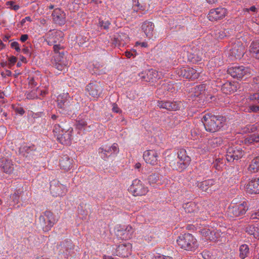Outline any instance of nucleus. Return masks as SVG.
Masks as SVG:
<instances>
[{"instance_id":"obj_50","label":"nucleus","mask_w":259,"mask_h":259,"mask_svg":"<svg viewBox=\"0 0 259 259\" xmlns=\"http://www.w3.org/2000/svg\"><path fill=\"white\" fill-rule=\"evenodd\" d=\"M53 50L55 55L60 53L61 51H64L63 48L59 44H55L53 45Z\"/></svg>"},{"instance_id":"obj_1","label":"nucleus","mask_w":259,"mask_h":259,"mask_svg":"<svg viewBox=\"0 0 259 259\" xmlns=\"http://www.w3.org/2000/svg\"><path fill=\"white\" fill-rule=\"evenodd\" d=\"M225 121L224 117L212 115L211 113L205 114L202 119V122L206 131L211 133L219 131L223 127Z\"/></svg>"},{"instance_id":"obj_11","label":"nucleus","mask_w":259,"mask_h":259,"mask_svg":"<svg viewBox=\"0 0 259 259\" xmlns=\"http://www.w3.org/2000/svg\"><path fill=\"white\" fill-rule=\"evenodd\" d=\"M228 72L234 78H242L248 73L250 74V69L243 66H234L228 68Z\"/></svg>"},{"instance_id":"obj_4","label":"nucleus","mask_w":259,"mask_h":259,"mask_svg":"<svg viewBox=\"0 0 259 259\" xmlns=\"http://www.w3.org/2000/svg\"><path fill=\"white\" fill-rule=\"evenodd\" d=\"M128 190L135 196L145 195L149 191L148 187H146L143 183L138 179H135L133 181L132 184L128 188Z\"/></svg>"},{"instance_id":"obj_61","label":"nucleus","mask_w":259,"mask_h":259,"mask_svg":"<svg viewBox=\"0 0 259 259\" xmlns=\"http://www.w3.org/2000/svg\"><path fill=\"white\" fill-rule=\"evenodd\" d=\"M26 21L31 22V17L29 16H27V17H25L24 19H23L21 20V23L22 24H23L24 23H25Z\"/></svg>"},{"instance_id":"obj_53","label":"nucleus","mask_w":259,"mask_h":259,"mask_svg":"<svg viewBox=\"0 0 259 259\" xmlns=\"http://www.w3.org/2000/svg\"><path fill=\"white\" fill-rule=\"evenodd\" d=\"M11 48L14 49L17 52H20L21 49L19 47V45L17 41H13L11 44Z\"/></svg>"},{"instance_id":"obj_51","label":"nucleus","mask_w":259,"mask_h":259,"mask_svg":"<svg viewBox=\"0 0 259 259\" xmlns=\"http://www.w3.org/2000/svg\"><path fill=\"white\" fill-rule=\"evenodd\" d=\"M248 232L250 234L253 235L254 238H257L259 235V233L257 230L256 231L254 229V227H250Z\"/></svg>"},{"instance_id":"obj_13","label":"nucleus","mask_w":259,"mask_h":259,"mask_svg":"<svg viewBox=\"0 0 259 259\" xmlns=\"http://www.w3.org/2000/svg\"><path fill=\"white\" fill-rule=\"evenodd\" d=\"M74 249V245L70 239L62 241L58 246L57 249L59 254H62L64 258H67L71 250Z\"/></svg>"},{"instance_id":"obj_47","label":"nucleus","mask_w":259,"mask_h":259,"mask_svg":"<svg viewBox=\"0 0 259 259\" xmlns=\"http://www.w3.org/2000/svg\"><path fill=\"white\" fill-rule=\"evenodd\" d=\"M21 192L17 191L13 194L11 196V199L14 201V203L18 204L19 201L20 194Z\"/></svg>"},{"instance_id":"obj_27","label":"nucleus","mask_w":259,"mask_h":259,"mask_svg":"<svg viewBox=\"0 0 259 259\" xmlns=\"http://www.w3.org/2000/svg\"><path fill=\"white\" fill-rule=\"evenodd\" d=\"M1 166L4 171L10 174L14 170V166L11 160H1Z\"/></svg>"},{"instance_id":"obj_15","label":"nucleus","mask_w":259,"mask_h":259,"mask_svg":"<svg viewBox=\"0 0 259 259\" xmlns=\"http://www.w3.org/2000/svg\"><path fill=\"white\" fill-rule=\"evenodd\" d=\"M227 14V10L222 7L211 9L208 14V18L210 21H217L224 18Z\"/></svg>"},{"instance_id":"obj_42","label":"nucleus","mask_w":259,"mask_h":259,"mask_svg":"<svg viewBox=\"0 0 259 259\" xmlns=\"http://www.w3.org/2000/svg\"><path fill=\"white\" fill-rule=\"evenodd\" d=\"M148 181L150 185L156 184L159 181V176L157 174H153L148 177Z\"/></svg>"},{"instance_id":"obj_23","label":"nucleus","mask_w":259,"mask_h":259,"mask_svg":"<svg viewBox=\"0 0 259 259\" xmlns=\"http://www.w3.org/2000/svg\"><path fill=\"white\" fill-rule=\"evenodd\" d=\"M154 28V24L153 23L149 21L144 22L142 26V29L145 35L150 39L153 38Z\"/></svg>"},{"instance_id":"obj_56","label":"nucleus","mask_w":259,"mask_h":259,"mask_svg":"<svg viewBox=\"0 0 259 259\" xmlns=\"http://www.w3.org/2000/svg\"><path fill=\"white\" fill-rule=\"evenodd\" d=\"M225 36V35L223 31H217L215 33V37L218 38H223Z\"/></svg>"},{"instance_id":"obj_49","label":"nucleus","mask_w":259,"mask_h":259,"mask_svg":"<svg viewBox=\"0 0 259 259\" xmlns=\"http://www.w3.org/2000/svg\"><path fill=\"white\" fill-rule=\"evenodd\" d=\"M110 25V22L108 20L105 21L103 20H100L99 22V25L104 29H108Z\"/></svg>"},{"instance_id":"obj_41","label":"nucleus","mask_w":259,"mask_h":259,"mask_svg":"<svg viewBox=\"0 0 259 259\" xmlns=\"http://www.w3.org/2000/svg\"><path fill=\"white\" fill-rule=\"evenodd\" d=\"M126 234L124 228L119 227V229H118L116 231V235L117 237L122 240L128 239V238H124Z\"/></svg>"},{"instance_id":"obj_28","label":"nucleus","mask_w":259,"mask_h":259,"mask_svg":"<svg viewBox=\"0 0 259 259\" xmlns=\"http://www.w3.org/2000/svg\"><path fill=\"white\" fill-rule=\"evenodd\" d=\"M231 55L236 59H240L244 55L243 47L234 46L230 50Z\"/></svg>"},{"instance_id":"obj_45","label":"nucleus","mask_w":259,"mask_h":259,"mask_svg":"<svg viewBox=\"0 0 259 259\" xmlns=\"http://www.w3.org/2000/svg\"><path fill=\"white\" fill-rule=\"evenodd\" d=\"M63 129L59 124H55L53 128V133L57 137L58 135H61V133H63Z\"/></svg>"},{"instance_id":"obj_34","label":"nucleus","mask_w":259,"mask_h":259,"mask_svg":"<svg viewBox=\"0 0 259 259\" xmlns=\"http://www.w3.org/2000/svg\"><path fill=\"white\" fill-rule=\"evenodd\" d=\"M99 153L100 154L101 157L104 159H105L107 157H109L110 156L114 154L113 152L111 151V149L110 148V147H106L104 148H99Z\"/></svg>"},{"instance_id":"obj_63","label":"nucleus","mask_w":259,"mask_h":259,"mask_svg":"<svg viewBox=\"0 0 259 259\" xmlns=\"http://www.w3.org/2000/svg\"><path fill=\"white\" fill-rule=\"evenodd\" d=\"M113 111L116 113H118L120 111L119 108L117 107V105L114 104L112 108Z\"/></svg>"},{"instance_id":"obj_24","label":"nucleus","mask_w":259,"mask_h":259,"mask_svg":"<svg viewBox=\"0 0 259 259\" xmlns=\"http://www.w3.org/2000/svg\"><path fill=\"white\" fill-rule=\"evenodd\" d=\"M238 87L237 82H227L223 85L222 90L226 94H231L236 92Z\"/></svg>"},{"instance_id":"obj_5","label":"nucleus","mask_w":259,"mask_h":259,"mask_svg":"<svg viewBox=\"0 0 259 259\" xmlns=\"http://www.w3.org/2000/svg\"><path fill=\"white\" fill-rule=\"evenodd\" d=\"M247 210V203L243 201L238 205H230L228 208V214L232 218L239 217L244 214Z\"/></svg>"},{"instance_id":"obj_25","label":"nucleus","mask_w":259,"mask_h":259,"mask_svg":"<svg viewBox=\"0 0 259 259\" xmlns=\"http://www.w3.org/2000/svg\"><path fill=\"white\" fill-rule=\"evenodd\" d=\"M131 247L132 245L130 244L127 245L123 244L119 245L116 248L117 255L122 257L128 256Z\"/></svg>"},{"instance_id":"obj_2","label":"nucleus","mask_w":259,"mask_h":259,"mask_svg":"<svg viewBox=\"0 0 259 259\" xmlns=\"http://www.w3.org/2000/svg\"><path fill=\"white\" fill-rule=\"evenodd\" d=\"M177 242L181 248L185 250H191L196 247V240L190 233H185L179 236Z\"/></svg>"},{"instance_id":"obj_19","label":"nucleus","mask_w":259,"mask_h":259,"mask_svg":"<svg viewBox=\"0 0 259 259\" xmlns=\"http://www.w3.org/2000/svg\"><path fill=\"white\" fill-rule=\"evenodd\" d=\"M158 153L154 150H148L143 153V158L147 163L151 165H155L158 159Z\"/></svg>"},{"instance_id":"obj_17","label":"nucleus","mask_w":259,"mask_h":259,"mask_svg":"<svg viewBox=\"0 0 259 259\" xmlns=\"http://www.w3.org/2000/svg\"><path fill=\"white\" fill-rule=\"evenodd\" d=\"M52 17L53 22L56 24L61 26L66 22V14L60 8H56L53 10Z\"/></svg>"},{"instance_id":"obj_43","label":"nucleus","mask_w":259,"mask_h":259,"mask_svg":"<svg viewBox=\"0 0 259 259\" xmlns=\"http://www.w3.org/2000/svg\"><path fill=\"white\" fill-rule=\"evenodd\" d=\"M124 230L125 231V233H126L125 236V237L124 238H128V239H130L131 238L132 234L133 233L134 231V229L133 228V227L131 226H127L126 227V228H124Z\"/></svg>"},{"instance_id":"obj_7","label":"nucleus","mask_w":259,"mask_h":259,"mask_svg":"<svg viewBox=\"0 0 259 259\" xmlns=\"http://www.w3.org/2000/svg\"><path fill=\"white\" fill-rule=\"evenodd\" d=\"M85 90L90 96L97 99L102 94L103 87L100 82L94 81L87 85Z\"/></svg>"},{"instance_id":"obj_30","label":"nucleus","mask_w":259,"mask_h":259,"mask_svg":"<svg viewBox=\"0 0 259 259\" xmlns=\"http://www.w3.org/2000/svg\"><path fill=\"white\" fill-rule=\"evenodd\" d=\"M248 169L251 173H255L258 171L259 170V158L257 156L251 161Z\"/></svg>"},{"instance_id":"obj_21","label":"nucleus","mask_w":259,"mask_h":259,"mask_svg":"<svg viewBox=\"0 0 259 259\" xmlns=\"http://www.w3.org/2000/svg\"><path fill=\"white\" fill-rule=\"evenodd\" d=\"M157 105L160 108L168 110H177L179 108V103L174 101H160L158 102Z\"/></svg>"},{"instance_id":"obj_36","label":"nucleus","mask_w":259,"mask_h":259,"mask_svg":"<svg viewBox=\"0 0 259 259\" xmlns=\"http://www.w3.org/2000/svg\"><path fill=\"white\" fill-rule=\"evenodd\" d=\"M185 211L188 213H194L196 210V205L193 202H188L183 205Z\"/></svg>"},{"instance_id":"obj_33","label":"nucleus","mask_w":259,"mask_h":259,"mask_svg":"<svg viewBox=\"0 0 259 259\" xmlns=\"http://www.w3.org/2000/svg\"><path fill=\"white\" fill-rule=\"evenodd\" d=\"M72 159L65 157L60 160V166L65 170H69L71 167Z\"/></svg>"},{"instance_id":"obj_48","label":"nucleus","mask_w":259,"mask_h":259,"mask_svg":"<svg viewBox=\"0 0 259 259\" xmlns=\"http://www.w3.org/2000/svg\"><path fill=\"white\" fill-rule=\"evenodd\" d=\"M87 125V122L85 120H84V119H80V118H78L76 123V127L77 128L81 130Z\"/></svg>"},{"instance_id":"obj_59","label":"nucleus","mask_w":259,"mask_h":259,"mask_svg":"<svg viewBox=\"0 0 259 259\" xmlns=\"http://www.w3.org/2000/svg\"><path fill=\"white\" fill-rule=\"evenodd\" d=\"M17 60V58L13 56L10 57L9 59V61L12 65H14L16 62Z\"/></svg>"},{"instance_id":"obj_37","label":"nucleus","mask_w":259,"mask_h":259,"mask_svg":"<svg viewBox=\"0 0 259 259\" xmlns=\"http://www.w3.org/2000/svg\"><path fill=\"white\" fill-rule=\"evenodd\" d=\"M249 253V247L247 244H242L239 247V256L242 259L246 257Z\"/></svg>"},{"instance_id":"obj_55","label":"nucleus","mask_w":259,"mask_h":259,"mask_svg":"<svg viewBox=\"0 0 259 259\" xmlns=\"http://www.w3.org/2000/svg\"><path fill=\"white\" fill-rule=\"evenodd\" d=\"M243 200H241V198H235L233 199L231 204L230 205H238L239 203H241Z\"/></svg>"},{"instance_id":"obj_58","label":"nucleus","mask_w":259,"mask_h":259,"mask_svg":"<svg viewBox=\"0 0 259 259\" xmlns=\"http://www.w3.org/2000/svg\"><path fill=\"white\" fill-rule=\"evenodd\" d=\"M250 100L251 101L259 100V94H254L250 96Z\"/></svg>"},{"instance_id":"obj_16","label":"nucleus","mask_w":259,"mask_h":259,"mask_svg":"<svg viewBox=\"0 0 259 259\" xmlns=\"http://www.w3.org/2000/svg\"><path fill=\"white\" fill-rule=\"evenodd\" d=\"M200 232L205 239L214 242L219 241V238L221 235L220 232L210 230L208 227L201 229Z\"/></svg>"},{"instance_id":"obj_62","label":"nucleus","mask_w":259,"mask_h":259,"mask_svg":"<svg viewBox=\"0 0 259 259\" xmlns=\"http://www.w3.org/2000/svg\"><path fill=\"white\" fill-rule=\"evenodd\" d=\"M28 36L27 34H23L21 35V36L20 37V40L22 42H24L28 39Z\"/></svg>"},{"instance_id":"obj_12","label":"nucleus","mask_w":259,"mask_h":259,"mask_svg":"<svg viewBox=\"0 0 259 259\" xmlns=\"http://www.w3.org/2000/svg\"><path fill=\"white\" fill-rule=\"evenodd\" d=\"M199 187L203 191L211 193L219 188L220 184L217 180L209 179L201 182Z\"/></svg>"},{"instance_id":"obj_54","label":"nucleus","mask_w":259,"mask_h":259,"mask_svg":"<svg viewBox=\"0 0 259 259\" xmlns=\"http://www.w3.org/2000/svg\"><path fill=\"white\" fill-rule=\"evenodd\" d=\"M110 148L114 154H116L119 151L118 145L116 143H114Z\"/></svg>"},{"instance_id":"obj_39","label":"nucleus","mask_w":259,"mask_h":259,"mask_svg":"<svg viewBox=\"0 0 259 259\" xmlns=\"http://www.w3.org/2000/svg\"><path fill=\"white\" fill-rule=\"evenodd\" d=\"M189 164V163L179 160V161H178L177 162L174 163V169H176L177 170L182 171L186 169Z\"/></svg>"},{"instance_id":"obj_57","label":"nucleus","mask_w":259,"mask_h":259,"mask_svg":"<svg viewBox=\"0 0 259 259\" xmlns=\"http://www.w3.org/2000/svg\"><path fill=\"white\" fill-rule=\"evenodd\" d=\"M22 52L25 55H26L28 56H30L31 55V50L28 47H26L22 50Z\"/></svg>"},{"instance_id":"obj_38","label":"nucleus","mask_w":259,"mask_h":259,"mask_svg":"<svg viewBox=\"0 0 259 259\" xmlns=\"http://www.w3.org/2000/svg\"><path fill=\"white\" fill-rule=\"evenodd\" d=\"M133 1V8L135 11H138L141 10L142 11H145L146 9V5L144 4H141L139 0H132Z\"/></svg>"},{"instance_id":"obj_52","label":"nucleus","mask_w":259,"mask_h":259,"mask_svg":"<svg viewBox=\"0 0 259 259\" xmlns=\"http://www.w3.org/2000/svg\"><path fill=\"white\" fill-rule=\"evenodd\" d=\"M124 54H125V56L127 58H130L132 56L135 57L136 56V55H137V52H136V51L135 50H133L131 52L126 51V52H125Z\"/></svg>"},{"instance_id":"obj_35","label":"nucleus","mask_w":259,"mask_h":259,"mask_svg":"<svg viewBox=\"0 0 259 259\" xmlns=\"http://www.w3.org/2000/svg\"><path fill=\"white\" fill-rule=\"evenodd\" d=\"M222 142V139L220 137L212 138L208 140V145L211 148H215L220 146Z\"/></svg>"},{"instance_id":"obj_46","label":"nucleus","mask_w":259,"mask_h":259,"mask_svg":"<svg viewBox=\"0 0 259 259\" xmlns=\"http://www.w3.org/2000/svg\"><path fill=\"white\" fill-rule=\"evenodd\" d=\"M248 142L250 143H258L259 142V135L252 134L248 138Z\"/></svg>"},{"instance_id":"obj_26","label":"nucleus","mask_w":259,"mask_h":259,"mask_svg":"<svg viewBox=\"0 0 259 259\" xmlns=\"http://www.w3.org/2000/svg\"><path fill=\"white\" fill-rule=\"evenodd\" d=\"M140 76L147 81L153 82L157 78V72L151 69L148 70L145 73L143 72L141 73Z\"/></svg>"},{"instance_id":"obj_18","label":"nucleus","mask_w":259,"mask_h":259,"mask_svg":"<svg viewBox=\"0 0 259 259\" xmlns=\"http://www.w3.org/2000/svg\"><path fill=\"white\" fill-rule=\"evenodd\" d=\"M179 73L185 78L191 80L197 79L200 76L199 72L196 69L188 67H184L181 68Z\"/></svg>"},{"instance_id":"obj_6","label":"nucleus","mask_w":259,"mask_h":259,"mask_svg":"<svg viewBox=\"0 0 259 259\" xmlns=\"http://www.w3.org/2000/svg\"><path fill=\"white\" fill-rule=\"evenodd\" d=\"M68 95H60L57 98L58 107L60 109V112L63 114H67L71 112L72 106L68 100Z\"/></svg>"},{"instance_id":"obj_64","label":"nucleus","mask_w":259,"mask_h":259,"mask_svg":"<svg viewBox=\"0 0 259 259\" xmlns=\"http://www.w3.org/2000/svg\"><path fill=\"white\" fill-rule=\"evenodd\" d=\"M157 259H172V257L168 256L159 255Z\"/></svg>"},{"instance_id":"obj_44","label":"nucleus","mask_w":259,"mask_h":259,"mask_svg":"<svg viewBox=\"0 0 259 259\" xmlns=\"http://www.w3.org/2000/svg\"><path fill=\"white\" fill-rule=\"evenodd\" d=\"M6 4L9 8L16 11L19 10L20 8V6L18 5H16L15 2L13 1H8L6 3Z\"/></svg>"},{"instance_id":"obj_3","label":"nucleus","mask_w":259,"mask_h":259,"mask_svg":"<svg viewBox=\"0 0 259 259\" xmlns=\"http://www.w3.org/2000/svg\"><path fill=\"white\" fill-rule=\"evenodd\" d=\"M39 220L40 224L45 231H49L56 223L53 213L49 211H46L40 216Z\"/></svg>"},{"instance_id":"obj_29","label":"nucleus","mask_w":259,"mask_h":259,"mask_svg":"<svg viewBox=\"0 0 259 259\" xmlns=\"http://www.w3.org/2000/svg\"><path fill=\"white\" fill-rule=\"evenodd\" d=\"M178 158L180 161L190 164L191 158L188 155L186 150L180 149L178 152Z\"/></svg>"},{"instance_id":"obj_8","label":"nucleus","mask_w":259,"mask_h":259,"mask_svg":"<svg viewBox=\"0 0 259 259\" xmlns=\"http://www.w3.org/2000/svg\"><path fill=\"white\" fill-rule=\"evenodd\" d=\"M53 58V65L58 70H64L68 65V62L65 57L64 51H61L60 53L54 55Z\"/></svg>"},{"instance_id":"obj_60","label":"nucleus","mask_w":259,"mask_h":259,"mask_svg":"<svg viewBox=\"0 0 259 259\" xmlns=\"http://www.w3.org/2000/svg\"><path fill=\"white\" fill-rule=\"evenodd\" d=\"M250 110L252 112H257L259 111V107L255 105L250 106Z\"/></svg>"},{"instance_id":"obj_32","label":"nucleus","mask_w":259,"mask_h":259,"mask_svg":"<svg viewBox=\"0 0 259 259\" xmlns=\"http://www.w3.org/2000/svg\"><path fill=\"white\" fill-rule=\"evenodd\" d=\"M205 90L204 84L197 85L191 89L192 96L194 97H198L204 93Z\"/></svg>"},{"instance_id":"obj_10","label":"nucleus","mask_w":259,"mask_h":259,"mask_svg":"<svg viewBox=\"0 0 259 259\" xmlns=\"http://www.w3.org/2000/svg\"><path fill=\"white\" fill-rule=\"evenodd\" d=\"M244 155V152L238 147H229L226 152V159L229 162H233L235 160H238Z\"/></svg>"},{"instance_id":"obj_20","label":"nucleus","mask_w":259,"mask_h":259,"mask_svg":"<svg viewBox=\"0 0 259 259\" xmlns=\"http://www.w3.org/2000/svg\"><path fill=\"white\" fill-rule=\"evenodd\" d=\"M73 129L72 128H69L66 131H64L61 133V135H58L57 137L58 141L63 145H70L71 143L72 133Z\"/></svg>"},{"instance_id":"obj_14","label":"nucleus","mask_w":259,"mask_h":259,"mask_svg":"<svg viewBox=\"0 0 259 259\" xmlns=\"http://www.w3.org/2000/svg\"><path fill=\"white\" fill-rule=\"evenodd\" d=\"M50 191L54 197L64 196L67 192L66 186L55 182L50 185Z\"/></svg>"},{"instance_id":"obj_40","label":"nucleus","mask_w":259,"mask_h":259,"mask_svg":"<svg viewBox=\"0 0 259 259\" xmlns=\"http://www.w3.org/2000/svg\"><path fill=\"white\" fill-rule=\"evenodd\" d=\"M23 149L24 150L27 154H29L30 156L37 155L38 153L34 145L24 146Z\"/></svg>"},{"instance_id":"obj_9","label":"nucleus","mask_w":259,"mask_h":259,"mask_svg":"<svg viewBox=\"0 0 259 259\" xmlns=\"http://www.w3.org/2000/svg\"><path fill=\"white\" fill-rule=\"evenodd\" d=\"M63 32L56 30H51L46 34L45 40L48 45H53L62 41Z\"/></svg>"},{"instance_id":"obj_31","label":"nucleus","mask_w":259,"mask_h":259,"mask_svg":"<svg viewBox=\"0 0 259 259\" xmlns=\"http://www.w3.org/2000/svg\"><path fill=\"white\" fill-rule=\"evenodd\" d=\"M250 52L252 56L258 59L259 53V42L256 41H253L250 46Z\"/></svg>"},{"instance_id":"obj_22","label":"nucleus","mask_w":259,"mask_h":259,"mask_svg":"<svg viewBox=\"0 0 259 259\" xmlns=\"http://www.w3.org/2000/svg\"><path fill=\"white\" fill-rule=\"evenodd\" d=\"M259 178L252 179L246 185L247 192L251 194L259 193Z\"/></svg>"}]
</instances>
